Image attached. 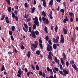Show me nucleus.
<instances>
[{"label": "nucleus", "mask_w": 78, "mask_h": 78, "mask_svg": "<svg viewBox=\"0 0 78 78\" xmlns=\"http://www.w3.org/2000/svg\"><path fill=\"white\" fill-rule=\"evenodd\" d=\"M5 17V15L3 14L1 16V20H4Z\"/></svg>", "instance_id": "16"}, {"label": "nucleus", "mask_w": 78, "mask_h": 78, "mask_svg": "<svg viewBox=\"0 0 78 78\" xmlns=\"http://www.w3.org/2000/svg\"><path fill=\"white\" fill-rule=\"evenodd\" d=\"M59 72L60 74H61V75H62L63 76L64 75V73H63V72H62V71H59Z\"/></svg>", "instance_id": "43"}, {"label": "nucleus", "mask_w": 78, "mask_h": 78, "mask_svg": "<svg viewBox=\"0 0 78 78\" xmlns=\"http://www.w3.org/2000/svg\"><path fill=\"white\" fill-rule=\"evenodd\" d=\"M55 62L56 63L57 62L58 64L59 65V59H57V57H55Z\"/></svg>", "instance_id": "11"}, {"label": "nucleus", "mask_w": 78, "mask_h": 78, "mask_svg": "<svg viewBox=\"0 0 78 78\" xmlns=\"http://www.w3.org/2000/svg\"><path fill=\"white\" fill-rule=\"evenodd\" d=\"M27 55L28 58H30V56H31V52H30V51H28V53L27 54Z\"/></svg>", "instance_id": "12"}, {"label": "nucleus", "mask_w": 78, "mask_h": 78, "mask_svg": "<svg viewBox=\"0 0 78 78\" xmlns=\"http://www.w3.org/2000/svg\"><path fill=\"white\" fill-rule=\"evenodd\" d=\"M48 42L50 45H52V43L51 42V41L50 40H48Z\"/></svg>", "instance_id": "29"}, {"label": "nucleus", "mask_w": 78, "mask_h": 78, "mask_svg": "<svg viewBox=\"0 0 78 78\" xmlns=\"http://www.w3.org/2000/svg\"><path fill=\"white\" fill-rule=\"evenodd\" d=\"M44 31H45L46 33H48V30H47V27L45 26L44 27Z\"/></svg>", "instance_id": "22"}, {"label": "nucleus", "mask_w": 78, "mask_h": 78, "mask_svg": "<svg viewBox=\"0 0 78 78\" xmlns=\"http://www.w3.org/2000/svg\"><path fill=\"white\" fill-rule=\"evenodd\" d=\"M53 48L54 49H56L57 48V46L56 44H54L53 45Z\"/></svg>", "instance_id": "19"}, {"label": "nucleus", "mask_w": 78, "mask_h": 78, "mask_svg": "<svg viewBox=\"0 0 78 78\" xmlns=\"http://www.w3.org/2000/svg\"><path fill=\"white\" fill-rule=\"evenodd\" d=\"M66 66L67 67H68L69 64V62H68V61L66 62Z\"/></svg>", "instance_id": "52"}, {"label": "nucleus", "mask_w": 78, "mask_h": 78, "mask_svg": "<svg viewBox=\"0 0 78 78\" xmlns=\"http://www.w3.org/2000/svg\"><path fill=\"white\" fill-rule=\"evenodd\" d=\"M45 22L46 23V24H48V23H49V21H48V19H46L45 20Z\"/></svg>", "instance_id": "38"}, {"label": "nucleus", "mask_w": 78, "mask_h": 78, "mask_svg": "<svg viewBox=\"0 0 78 78\" xmlns=\"http://www.w3.org/2000/svg\"><path fill=\"white\" fill-rule=\"evenodd\" d=\"M35 10V8H34V7H33V8H32V10L30 11L31 13H33Z\"/></svg>", "instance_id": "25"}, {"label": "nucleus", "mask_w": 78, "mask_h": 78, "mask_svg": "<svg viewBox=\"0 0 78 78\" xmlns=\"http://www.w3.org/2000/svg\"><path fill=\"white\" fill-rule=\"evenodd\" d=\"M9 34L10 36H12V31L10 30L9 31Z\"/></svg>", "instance_id": "49"}, {"label": "nucleus", "mask_w": 78, "mask_h": 78, "mask_svg": "<svg viewBox=\"0 0 78 78\" xmlns=\"http://www.w3.org/2000/svg\"><path fill=\"white\" fill-rule=\"evenodd\" d=\"M35 34L36 35H38V34H39V31H38L36 30L35 32Z\"/></svg>", "instance_id": "23"}, {"label": "nucleus", "mask_w": 78, "mask_h": 78, "mask_svg": "<svg viewBox=\"0 0 78 78\" xmlns=\"http://www.w3.org/2000/svg\"><path fill=\"white\" fill-rule=\"evenodd\" d=\"M48 59H51V61H52V57H51V55H48Z\"/></svg>", "instance_id": "21"}, {"label": "nucleus", "mask_w": 78, "mask_h": 78, "mask_svg": "<svg viewBox=\"0 0 78 78\" xmlns=\"http://www.w3.org/2000/svg\"><path fill=\"white\" fill-rule=\"evenodd\" d=\"M29 31L30 33V32H31V27H29Z\"/></svg>", "instance_id": "51"}, {"label": "nucleus", "mask_w": 78, "mask_h": 78, "mask_svg": "<svg viewBox=\"0 0 78 78\" xmlns=\"http://www.w3.org/2000/svg\"><path fill=\"white\" fill-rule=\"evenodd\" d=\"M72 66L74 69L75 70H78V68L76 67V66L75 64L72 65Z\"/></svg>", "instance_id": "13"}, {"label": "nucleus", "mask_w": 78, "mask_h": 78, "mask_svg": "<svg viewBox=\"0 0 78 78\" xmlns=\"http://www.w3.org/2000/svg\"><path fill=\"white\" fill-rule=\"evenodd\" d=\"M39 45L41 48V49H43V46H42V43H39Z\"/></svg>", "instance_id": "33"}, {"label": "nucleus", "mask_w": 78, "mask_h": 78, "mask_svg": "<svg viewBox=\"0 0 78 78\" xmlns=\"http://www.w3.org/2000/svg\"><path fill=\"white\" fill-rule=\"evenodd\" d=\"M24 6L25 8H28V4L27 3H25Z\"/></svg>", "instance_id": "45"}, {"label": "nucleus", "mask_w": 78, "mask_h": 78, "mask_svg": "<svg viewBox=\"0 0 78 78\" xmlns=\"http://www.w3.org/2000/svg\"><path fill=\"white\" fill-rule=\"evenodd\" d=\"M47 49L48 51H53V48L52 46L50 44H48L47 45Z\"/></svg>", "instance_id": "3"}, {"label": "nucleus", "mask_w": 78, "mask_h": 78, "mask_svg": "<svg viewBox=\"0 0 78 78\" xmlns=\"http://www.w3.org/2000/svg\"><path fill=\"white\" fill-rule=\"evenodd\" d=\"M47 70H48V72H50V68H49V67H47Z\"/></svg>", "instance_id": "59"}, {"label": "nucleus", "mask_w": 78, "mask_h": 78, "mask_svg": "<svg viewBox=\"0 0 78 78\" xmlns=\"http://www.w3.org/2000/svg\"><path fill=\"white\" fill-rule=\"evenodd\" d=\"M36 4V1L34 0V5H35Z\"/></svg>", "instance_id": "62"}, {"label": "nucleus", "mask_w": 78, "mask_h": 78, "mask_svg": "<svg viewBox=\"0 0 78 78\" xmlns=\"http://www.w3.org/2000/svg\"><path fill=\"white\" fill-rule=\"evenodd\" d=\"M58 26L56 25L55 28V31L57 32V31L58 30Z\"/></svg>", "instance_id": "41"}, {"label": "nucleus", "mask_w": 78, "mask_h": 78, "mask_svg": "<svg viewBox=\"0 0 78 78\" xmlns=\"http://www.w3.org/2000/svg\"><path fill=\"white\" fill-rule=\"evenodd\" d=\"M8 11L9 12H11V8L10 7H8Z\"/></svg>", "instance_id": "36"}, {"label": "nucleus", "mask_w": 78, "mask_h": 78, "mask_svg": "<svg viewBox=\"0 0 78 78\" xmlns=\"http://www.w3.org/2000/svg\"><path fill=\"white\" fill-rule=\"evenodd\" d=\"M63 56H64V57L63 58H64L65 59H66V54H65V53L64 52H63Z\"/></svg>", "instance_id": "31"}, {"label": "nucleus", "mask_w": 78, "mask_h": 78, "mask_svg": "<svg viewBox=\"0 0 78 78\" xmlns=\"http://www.w3.org/2000/svg\"><path fill=\"white\" fill-rule=\"evenodd\" d=\"M36 68L37 70H39V66L38 65H37L36 66Z\"/></svg>", "instance_id": "34"}, {"label": "nucleus", "mask_w": 78, "mask_h": 78, "mask_svg": "<svg viewBox=\"0 0 78 78\" xmlns=\"http://www.w3.org/2000/svg\"><path fill=\"white\" fill-rule=\"evenodd\" d=\"M43 5L44 7H46V2L45 1H43Z\"/></svg>", "instance_id": "20"}, {"label": "nucleus", "mask_w": 78, "mask_h": 78, "mask_svg": "<svg viewBox=\"0 0 78 78\" xmlns=\"http://www.w3.org/2000/svg\"><path fill=\"white\" fill-rule=\"evenodd\" d=\"M36 54L37 55H40L41 54V51L39 50H37L36 51Z\"/></svg>", "instance_id": "17"}, {"label": "nucleus", "mask_w": 78, "mask_h": 78, "mask_svg": "<svg viewBox=\"0 0 78 78\" xmlns=\"http://www.w3.org/2000/svg\"><path fill=\"white\" fill-rule=\"evenodd\" d=\"M11 28L12 31H14L15 30V27L14 26H13Z\"/></svg>", "instance_id": "26"}, {"label": "nucleus", "mask_w": 78, "mask_h": 78, "mask_svg": "<svg viewBox=\"0 0 78 78\" xmlns=\"http://www.w3.org/2000/svg\"><path fill=\"white\" fill-rule=\"evenodd\" d=\"M23 29L25 32H26V33H27V29H25V27H23Z\"/></svg>", "instance_id": "30"}, {"label": "nucleus", "mask_w": 78, "mask_h": 78, "mask_svg": "<svg viewBox=\"0 0 78 78\" xmlns=\"http://www.w3.org/2000/svg\"><path fill=\"white\" fill-rule=\"evenodd\" d=\"M42 76L44 77V78H45V73L43 72L42 73Z\"/></svg>", "instance_id": "46"}, {"label": "nucleus", "mask_w": 78, "mask_h": 78, "mask_svg": "<svg viewBox=\"0 0 78 78\" xmlns=\"http://www.w3.org/2000/svg\"><path fill=\"white\" fill-rule=\"evenodd\" d=\"M70 21L71 22H73V19L72 18V16H70Z\"/></svg>", "instance_id": "35"}, {"label": "nucleus", "mask_w": 78, "mask_h": 78, "mask_svg": "<svg viewBox=\"0 0 78 78\" xmlns=\"http://www.w3.org/2000/svg\"><path fill=\"white\" fill-rule=\"evenodd\" d=\"M42 20L43 21H45L46 20V18H44V17H42Z\"/></svg>", "instance_id": "55"}, {"label": "nucleus", "mask_w": 78, "mask_h": 78, "mask_svg": "<svg viewBox=\"0 0 78 78\" xmlns=\"http://www.w3.org/2000/svg\"><path fill=\"white\" fill-rule=\"evenodd\" d=\"M6 22L7 23H9V20H6Z\"/></svg>", "instance_id": "63"}, {"label": "nucleus", "mask_w": 78, "mask_h": 78, "mask_svg": "<svg viewBox=\"0 0 78 78\" xmlns=\"http://www.w3.org/2000/svg\"><path fill=\"white\" fill-rule=\"evenodd\" d=\"M70 64H74V61L73 60H72L70 62Z\"/></svg>", "instance_id": "24"}, {"label": "nucleus", "mask_w": 78, "mask_h": 78, "mask_svg": "<svg viewBox=\"0 0 78 78\" xmlns=\"http://www.w3.org/2000/svg\"><path fill=\"white\" fill-rule=\"evenodd\" d=\"M18 74L17 75V76L19 77V78L20 77H21V75H23V71H22L20 69H19V70L18 71Z\"/></svg>", "instance_id": "2"}, {"label": "nucleus", "mask_w": 78, "mask_h": 78, "mask_svg": "<svg viewBox=\"0 0 78 78\" xmlns=\"http://www.w3.org/2000/svg\"><path fill=\"white\" fill-rule=\"evenodd\" d=\"M30 20H31V18H29L28 19H27V22H28L30 21Z\"/></svg>", "instance_id": "56"}, {"label": "nucleus", "mask_w": 78, "mask_h": 78, "mask_svg": "<svg viewBox=\"0 0 78 78\" xmlns=\"http://www.w3.org/2000/svg\"><path fill=\"white\" fill-rule=\"evenodd\" d=\"M12 53V52L11 51H8V54L9 55H11Z\"/></svg>", "instance_id": "58"}, {"label": "nucleus", "mask_w": 78, "mask_h": 78, "mask_svg": "<svg viewBox=\"0 0 78 78\" xmlns=\"http://www.w3.org/2000/svg\"><path fill=\"white\" fill-rule=\"evenodd\" d=\"M63 71L64 73L66 74V75H67L69 73V72L66 70V69H63Z\"/></svg>", "instance_id": "14"}, {"label": "nucleus", "mask_w": 78, "mask_h": 78, "mask_svg": "<svg viewBox=\"0 0 78 78\" xmlns=\"http://www.w3.org/2000/svg\"><path fill=\"white\" fill-rule=\"evenodd\" d=\"M69 14L71 17H72L73 15H74L73 13L71 12H69Z\"/></svg>", "instance_id": "39"}, {"label": "nucleus", "mask_w": 78, "mask_h": 78, "mask_svg": "<svg viewBox=\"0 0 78 78\" xmlns=\"http://www.w3.org/2000/svg\"><path fill=\"white\" fill-rule=\"evenodd\" d=\"M49 17L51 19H53V16L52 15H49Z\"/></svg>", "instance_id": "64"}, {"label": "nucleus", "mask_w": 78, "mask_h": 78, "mask_svg": "<svg viewBox=\"0 0 78 78\" xmlns=\"http://www.w3.org/2000/svg\"><path fill=\"white\" fill-rule=\"evenodd\" d=\"M49 55H50V56H51L52 55V53H51V51H50L49 53Z\"/></svg>", "instance_id": "61"}, {"label": "nucleus", "mask_w": 78, "mask_h": 78, "mask_svg": "<svg viewBox=\"0 0 78 78\" xmlns=\"http://www.w3.org/2000/svg\"><path fill=\"white\" fill-rule=\"evenodd\" d=\"M8 4L9 5H11V3L10 2V0H8L7 1Z\"/></svg>", "instance_id": "47"}, {"label": "nucleus", "mask_w": 78, "mask_h": 78, "mask_svg": "<svg viewBox=\"0 0 78 78\" xmlns=\"http://www.w3.org/2000/svg\"><path fill=\"white\" fill-rule=\"evenodd\" d=\"M54 70L56 71V72H58L59 71V69L58 68L56 67H54Z\"/></svg>", "instance_id": "27"}, {"label": "nucleus", "mask_w": 78, "mask_h": 78, "mask_svg": "<svg viewBox=\"0 0 78 78\" xmlns=\"http://www.w3.org/2000/svg\"><path fill=\"white\" fill-rule=\"evenodd\" d=\"M53 0H51V1L49 2V5H51V6H53Z\"/></svg>", "instance_id": "15"}, {"label": "nucleus", "mask_w": 78, "mask_h": 78, "mask_svg": "<svg viewBox=\"0 0 78 78\" xmlns=\"http://www.w3.org/2000/svg\"><path fill=\"white\" fill-rule=\"evenodd\" d=\"M11 39H12V41H14V37H13V36L12 35L11 37Z\"/></svg>", "instance_id": "50"}, {"label": "nucleus", "mask_w": 78, "mask_h": 78, "mask_svg": "<svg viewBox=\"0 0 78 78\" xmlns=\"http://www.w3.org/2000/svg\"><path fill=\"white\" fill-rule=\"evenodd\" d=\"M39 74L40 76H42V72L40 71Z\"/></svg>", "instance_id": "53"}, {"label": "nucleus", "mask_w": 78, "mask_h": 78, "mask_svg": "<svg viewBox=\"0 0 78 78\" xmlns=\"http://www.w3.org/2000/svg\"><path fill=\"white\" fill-rule=\"evenodd\" d=\"M31 34H30V36H32L33 38H36V36L35 35V32L34 30H32L31 32Z\"/></svg>", "instance_id": "5"}, {"label": "nucleus", "mask_w": 78, "mask_h": 78, "mask_svg": "<svg viewBox=\"0 0 78 78\" xmlns=\"http://www.w3.org/2000/svg\"><path fill=\"white\" fill-rule=\"evenodd\" d=\"M20 48L22 49V50H24V49H25V48L24 47V46L23 45H22L21 46Z\"/></svg>", "instance_id": "42"}, {"label": "nucleus", "mask_w": 78, "mask_h": 78, "mask_svg": "<svg viewBox=\"0 0 78 78\" xmlns=\"http://www.w3.org/2000/svg\"><path fill=\"white\" fill-rule=\"evenodd\" d=\"M19 8V7L17 5L16 6H15V9H18Z\"/></svg>", "instance_id": "57"}, {"label": "nucleus", "mask_w": 78, "mask_h": 78, "mask_svg": "<svg viewBox=\"0 0 78 78\" xmlns=\"http://www.w3.org/2000/svg\"><path fill=\"white\" fill-rule=\"evenodd\" d=\"M63 33L65 35L67 34V29L64 28H63Z\"/></svg>", "instance_id": "9"}, {"label": "nucleus", "mask_w": 78, "mask_h": 78, "mask_svg": "<svg viewBox=\"0 0 78 78\" xmlns=\"http://www.w3.org/2000/svg\"><path fill=\"white\" fill-rule=\"evenodd\" d=\"M5 70V68L4 66H3L2 67L1 71H3V70Z\"/></svg>", "instance_id": "37"}, {"label": "nucleus", "mask_w": 78, "mask_h": 78, "mask_svg": "<svg viewBox=\"0 0 78 78\" xmlns=\"http://www.w3.org/2000/svg\"><path fill=\"white\" fill-rule=\"evenodd\" d=\"M61 12H62L63 13H64V9H62L60 10Z\"/></svg>", "instance_id": "54"}, {"label": "nucleus", "mask_w": 78, "mask_h": 78, "mask_svg": "<svg viewBox=\"0 0 78 78\" xmlns=\"http://www.w3.org/2000/svg\"><path fill=\"white\" fill-rule=\"evenodd\" d=\"M60 59H61V63L62 65H64V61L63 60V59H62V58H60Z\"/></svg>", "instance_id": "28"}, {"label": "nucleus", "mask_w": 78, "mask_h": 78, "mask_svg": "<svg viewBox=\"0 0 78 78\" xmlns=\"http://www.w3.org/2000/svg\"><path fill=\"white\" fill-rule=\"evenodd\" d=\"M31 66L32 67V69L34 70H35V68L34 67V65H31Z\"/></svg>", "instance_id": "40"}, {"label": "nucleus", "mask_w": 78, "mask_h": 78, "mask_svg": "<svg viewBox=\"0 0 78 78\" xmlns=\"http://www.w3.org/2000/svg\"><path fill=\"white\" fill-rule=\"evenodd\" d=\"M53 41L54 43H58V40H57V39H55V38L54 37L53 39Z\"/></svg>", "instance_id": "10"}, {"label": "nucleus", "mask_w": 78, "mask_h": 78, "mask_svg": "<svg viewBox=\"0 0 78 78\" xmlns=\"http://www.w3.org/2000/svg\"><path fill=\"white\" fill-rule=\"evenodd\" d=\"M24 27H25V28L26 29H27L28 28V25H27V24H26V23H24Z\"/></svg>", "instance_id": "32"}, {"label": "nucleus", "mask_w": 78, "mask_h": 78, "mask_svg": "<svg viewBox=\"0 0 78 78\" xmlns=\"http://www.w3.org/2000/svg\"><path fill=\"white\" fill-rule=\"evenodd\" d=\"M48 39H49V37H48V36H47L45 37V39L46 41H48Z\"/></svg>", "instance_id": "48"}, {"label": "nucleus", "mask_w": 78, "mask_h": 78, "mask_svg": "<svg viewBox=\"0 0 78 78\" xmlns=\"http://www.w3.org/2000/svg\"><path fill=\"white\" fill-rule=\"evenodd\" d=\"M39 43H41L42 44V40L41 39H39Z\"/></svg>", "instance_id": "60"}, {"label": "nucleus", "mask_w": 78, "mask_h": 78, "mask_svg": "<svg viewBox=\"0 0 78 78\" xmlns=\"http://www.w3.org/2000/svg\"><path fill=\"white\" fill-rule=\"evenodd\" d=\"M68 21H69V20H68L67 16L66 15L65 16V18L63 20V23H67V22H68Z\"/></svg>", "instance_id": "8"}, {"label": "nucleus", "mask_w": 78, "mask_h": 78, "mask_svg": "<svg viewBox=\"0 0 78 78\" xmlns=\"http://www.w3.org/2000/svg\"><path fill=\"white\" fill-rule=\"evenodd\" d=\"M60 39V42H61V43H64V38L63 35H61Z\"/></svg>", "instance_id": "7"}, {"label": "nucleus", "mask_w": 78, "mask_h": 78, "mask_svg": "<svg viewBox=\"0 0 78 78\" xmlns=\"http://www.w3.org/2000/svg\"><path fill=\"white\" fill-rule=\"evenodd\" d=\"M34 44H31V47H33L34 48H37V45H38V41H35L34 42Z\"/></svg>", "instance_id": "4"}, {"label": "nucleus", "mask_w": 78, "mask_h": 78, "mask_svg": "<svg viewBox=\"0 0 78 78\" xmlns=\"http://www.w3.org/2000/svg\"><path fill=\"white\" fill-rule=\"evenodd\" d=\"M59 67H60V69H61V70H63V68H62V65L60 64L59 65Z\"/></svg>", "instance_id": "44"}, {"label": "nucleus", "mask_w": 78, "mask_h": 78, "mask_svg": "<svg viewBox=\"0 0 78 78\" xmlns=\"http://www.w3.org/2000/svg\"><path fill=\"white\" fill-rule=\"evenodd\" d=\"M33 20H34V22L35 24H34L33 25V29L34 30L36 28V25L37 27H39V23L38 20V18L37 17H36L35 18H33Z\"/></svg>", "instance_id": "1"}, {"label": "nucleus", "mask_w": 78, "mask_h": 78, "mask_svg": "<svg viewBox=\"0 0 78 78\" xmlns=\"http://www.w3.org/2000/svg\"><path fill=\"white\" fill-rule=\"evenodd\" d=\"M42 15H43V16L44 17H45V16H47L46 14H45V12H44V11H43L42 12Z\"/></svg>", "instance_id": "18"}, {"label": "nucleus", "mask_w": 78, "mask_h": 78, "mask_svg": "<svg viewBox=\"0 0 78 78\" xmlns=\"http://www.w3.org/2000/svg\"><path fill=\"white\" fill-rule=\"evenodd\" d=\"M12 16L13 19H14L15 18L16 22H17V21H18V17L15 16V14H14V13L12 12Z\"/></svg>", "instance_id": "6"}]
</instances>
